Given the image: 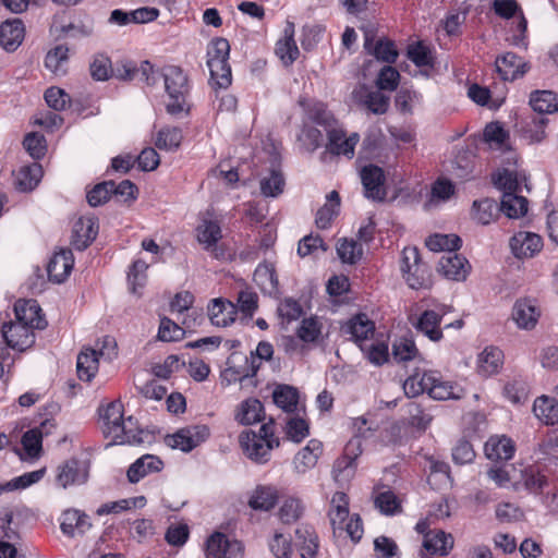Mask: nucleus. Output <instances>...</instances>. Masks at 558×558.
Listing matches in <instances>:
<instances>
[{
  "instance_id": "5701e85b",
  "label": "nucleus",
  "mask_w": 558,
  "mask_h": 558,
  "mask_svg": "<svg viewBox=\"0 0 558 558\" xmlns=\"http://www.w3.org/2000/svg\"><path fill=\"white\" fill-rule=\"evenodd\" d=\"M495 64L504 81H514L526 72V64L513 52H507L498 57Z\"/></svg>"
},
{
  "instance_id": "13d9d810",
  "label": "nucleus",
  "mask_w": 558,
  "mask_h": 558,
  "mask_svg": "<svg viewBox=\"0 0 558 558\" xmlns=\"http://www.w3.org/2000/svg\"><path fill=\"white\" fill-rule=\"evenodd\" d=\"M337 254L343 263L355 264L361 259L363 250L354 240L343 239L337 245Z\"/></svg>"
},
{
  "instance_id": "f03ea898",
  "label": "nucleus",
  "mask_w": 558,
  "mask_h": 558,
  "mask_svg": "<svg viewBox=\"0 0 558 558\" xmlns=\"http://www.w3.org/2000/svg\"><path fill=\"white\" fill-rule=\"evenodd\" d=\"M230 52L229 41L225 38L214 39L207 49V65L211 84L227 88L232 81L231 68L228 63Z\"/></svg>"
},
{
  "instance_id": "f704fd0d",
  "label": "nucleus",
  "mask_w": 558,
  "mask_h": 558,
  "mask_svg": "<svg viewBox=\"0 0 558 558\" xmlns=\"http://www.w3.org/2000/svg\"><path fill=\"white\" fill-rule=\"evenodd\" d=\"M278 501V492L272 486H257L248 499V506L254 510L269 511Z\"/></svg>"
},
{
  "instance_id": "0eeeda50",
  "label": "nucleus",
  "mask_w": 558,
  "mask_h": 558,
  "mask_svg": "<svg viewBox=\"0 0 558 558\" xmlns=\"http://www.w3.org/2000/svg\"><path fill=\"white\" fill-rule=\"evenodd\" d=\"M243 546L220 532L214 533L206 543V558H242Z\"/></svg>"
},
{
  "instance_id": "58836bf2",
  "label": "nucleus",
  "mask_w": 558,
  "mask_h": 558,
  "mask_svg": "<svg viewBox=\"0 0 558 558\" xmlns=\"http://www.w3.org/2000/svg\"><path fill=\"white\" fill-rule=\"evenodd\" d=\"M530 105L538 113L558 112V94L551 90H534L530 95Z\"/></svg>"
},
{
  "instance_id": "423d86ee",
  "label": "nucleus",
  "mask_w": 558,
  "mask_h": 558,
  "mask_svg": "<svg viewBox=\"0 0 558 558\" xmlns=\"http://www.w3.org/2000/svg\"><path fill=\"white\" fill-rule=\"evenodd\" d=\"M209 437V428L206 425H194L179 429L173 435L165 438L167 446L190 452Z\"/></svg>"
},
{
  "instance_id": "ea45409f",
  "label": "nucleus",
  "mask_w": 558,
  "mask_h": 558,
  "mask_svg": "<svg viewBox=\"0 0 558 558\" xmlns=\"http://www.w3.org/2000/svg\"><path fill=\"white\" fill-rule=\"evenodd\" d=\"M196 236L199 244L209 251L222 238L220 225L210 219H204L196 228Z\"/></svg>"
},
{
  "instance_id": "2eb2a0df",
  "label": "nucleus",
  "mask_w": 558,
  "mask_h": 558,
  "mask_svg": "<svg viewBox=\"0 0 558 558\" xmlns=\"http://www.w3.org/2000/svg\"><path fill=\"white\" fill-rule=\"evenodd\" d=\"M98 234V221L95 216L78 218L73 226L71 244L78 251L85 250Z\"/></svg>"
},
{
  "instance_id": "ddd939ff",
  "label": "nucleus",
  "mask_w": 558,
  "mask_h": 558,
  "mask_svg": "<svg viewBox=\"0 0 558 558\" xmlns=\"http://www.w3.org/2000/svg\"><path fill=\"white\" fill-rule=\"evenodd\" d=\"M438 271L446 278L456 281L466 279L471 266L468 259L454 252H447L438 262Z\"/></svg>"
},
{
  "instance_id": "a19ab883",
  "label": "nucleus",
  "mask_w": 558,
  "mask_h": 558,
  "mask_svg": "<svg viewBox=\"0 0 558 558\" xmlns=\"http://www.w3.org/2000/svg\"><path fill=\"white\" fill-rule=\"evenodd\" d=\"M43 177V168L39 163L34 162L29 166L22 167L15 179L16 187L22 192L34 190Z\"/></svg>"
},
{
  "instance_id": "39448f33",
  "label": "nucleus",
  "mask_w": 558,
  "mask_h": 558,
  "mask_svg": "<svg viewBox=\"0 0 558 558\" xmlns=\"http://www.w3.org/2000/svg\"><path fill=\"white\" fill-rule=\"evenodd\" d=\"M240 445L248 459L255 463L264 464L269 461L271 450L279 446V439H270L268 442L253 430L242 432Z\"/></svg>"
},
{
  "instance_id": "bf43d9fd",
  "label": "nucleus",
  "mask_w": 558,
  "mask_h": 558,
  "mask_svg": "<svg viewBox=\"0 0 558 558\" xmlns=\"http://www.w3.org/2000/svg\"><path fill=\"white\" fill-rule=\"evenodd\" d=\"M433 380L432 377H428V373L411 375L403 384L404 393L409 398H414L423 392H427L428 384L433 383Z\"/></svg>"
},
{
  "instance_id": "473e14b6",
  "label": "nucleus",
  "mask_w": 558,
  "mask_h": 558,
  "mask_svg": "<svg viewBox=\"0 0 558 558\" xmlns=\"http://www.w3.org/2000/svg\"><path fill=\"white\" fill-rule=\"evenodd\" d=\"M533 413L546 425L558 424V401L555 398L541 396L534 401Z\"/></svg>"
},
{
  "instance_id": "a211bd4d",
  "label": "nucleus",
  "mask_w": 558,
  "mask_h": 558,
  "mask_svg": "<svg viewBox=\"0 0 558 558\" xmlns=\"http://www.w3.org/2000/svg\"><path fill=\"white\" fill-rule=\"evenodd\" d=\"M74 266L73 253L69 248L57 252L47 266L49 280L56 283L63 282Z\"/></svg>"
},
{
  "instance_id": "603ef678",
  "label": "nucleus",
  "mask_w": 558,
  "mask_h": 558,
  "mask_svg": "<svg viewBox=\"0 0 558 558\" xmlns=\"http://www.w3.org/2000/svg\"><path fill=\"white\" fill-rule=\"evenodd\" d=\"M305 506L298 497H288L279 509V518L283 523L290 524L298 521L304 513Z\"/></svg>"
},
{
  "instance_id": "e433bc0d",
  "label": "nucleus",
  "mask_w": 558,
  "mask_h": 558,
  "mask_svg": "<svg viewBox=\"0 0 558 558\" xmlns=\"http://www.w3.org/2000/svg\"><path fill=\"white\" fill-rule=\"evenodd\" d=\"M499 204L493 198H483L473 202L472 217L483 226L494 221L499 216Z\"/></svg>"
},
{
  "instance_id": "774afa93",
  "label": "nucleus",
  "mask_w": 558,
  "mask_h": 558,
  "mask_svg": "<svg viewBox=\"0 0 558 558\" xmlns=\"http://www.w3.org/2000/svg\"><path fill=\"white\" fill-rule=\"evenodd\" d=\"M548 123L547 118L534 117L527 122L523 129L524 136L532 143H539L546 137V125Z\"/></svg>"
},
{
  "instance_id": "e2e57ef3",
  "label": "nucleus",
  "mask_w": 558,
  "mask_h": 558,
  "mask_svg": "<svg viewBox=\"0 0 558 558\" xmlns=\"http://www.w3.org/2000/svg\"><path fill=\"white\" fill-rule=\"evenodd\" d=\"M185 330L168 317L160 319L158 339L161 341H179L183 339Z\"/></svg>"
},
{
  "instance_id": "6e6d98bb",
  "label": "nucleus",
  "mask_w": 558,
  "mask_h": 558,
  "mask_svg": "<svg viewBox=\"0 0 558 558\" xmlns=\"http://www.w3.org/2000/svg\"><path fill=\"white\" fill-rule=\"evenodd\" d=\"M405 408L409 424L412 427H415L420 430H425L429 426L430 422L433 421V415L426 412L421 407V404L414 401H410Z\"/></svg>"
},
{
  "instance_id": "f8f14e48",
  "label": "nucleus",
  "mask_w": 558,
  "mask_h": 558,
  "mask_svg": "<svg viewBox=\"0 0 558 558\" xmlns=\"http://www.w3.org/2000/svg\"><path fill=\"white\" fill-rule=\"evenodd\" d=\"M327 149L333 155H342L351 159L354 156L355 146L360 141L357 133H352L347 136L342 128L328 129L327 133Z\"/></svg>"
},
{
  "instance_id": "de8ad7c7",
  "label": "nucleus",
  "mask_w": 558,
  "mask_h": 558,
  "mask_svg": "<svg viewBox=\"0 0 558 558\" xmlns=\"http://www.w3.org/2000/svg\"><path fill=\"white\" fill-rule=\"evenodd\" d=\"M264 407L257 399H247L240 405L236 420L243 425H252L262 420Z\"/></svg>"
},
{
  "instance_id": "412c9836",
  "label": "nucleus",
  "mask_w": 558,
  "mask_h": 558,
  "mask_svg": "<svg viewBox=\"0 0 558 558\" xmlns=\"http://www.w3.org/2000/svg\"><path fill=\"white\" fill-rule=\"evenodd\" d=\"M515 451L513 441L506 436H492L484 446L487 459L492 461H508Z\"/></svg>"
},
{
  "instance_id": "2f4dec72",
  "label": "nucleus",
  "mask_w": 558,
  "mask_h": 558,
  "mask_svg": "<svg viewBox=\"0 0 558 558\" xmlns=\"http://www.w3.org/2000/svg\"><path fill=\"white\" fill-rule=\"evenodd\" d=\"M293 35V24L289 23L284 28L283 38L279 39L276 44V54L286 65L292 64L298 59L300 53Z\"/></svg>"
},
{
  "instance_id": "4d7b16f0",
  "label": "nucleus",
  "mask_w": 558,
  "mask_h": 558,
  "mask_svg": "<svg viewBox=\"0 0 558 558\" xmlns=\"http://www.w3.org/2000/svg\"><path fill=\"white\" fill-rule=\"evenodd\" d=\"M413 266L414 267L410 271H405L403 274V278L405 279L408 286L415 290L426 288L429 283L427 266L422 263V260L417 262Z\"/></svg>"
},
{
  "instance_id": "c03bdc74",
  "label": "nucleus",
  "mask_w": 558,
  "mask_h": 558,
  "mask_svg": "<svg viewBox=\"0 0 558 558\" xmlns=\"http://www.w3.org/2000/svg\"><path fill=\"white\" fill-rule=\"evenodd\" d=\"M428 483L435 488H441L445 486H450L452 484V478L450 476V466L444 462L436 460L434 458H428Z\"/></svg>"
},
{
  "instance_id": "864d4df0",
  "label": "nucleus",
  "mask_w": 558,
  "mask_h": 558,
  "mask_svg": "<svg viewBox=\"0 0 558 558\" xmlns=\"http://www.w3.org/2000/svg\"><path fill=\"white\" fill-rule=\"evenodd\" d=\"M68 52V47L62 45L51 49L45 58L46 68L57 75H63L69 59Z\"/></svg>"
},
{
  "instance_id": "a878e982",
  "label": "nucleus",
  "mask_w": 558,
  "mask_h": 558,
  "mask_svg": "<svg viewBox=\"0 0 558 558\" xmlns=\"http://www.w3.org/2000/svg\"><path fill=\"white\" fill-rule=\"evenodd\" d=\"M444 314L445 307H442L440 312L427 310L421 314L414 326L432 341H439L442 338V331L439 325Z\"/></svg>"
},
{
  "instance_id": "69168bd1",
  "label": "nucleus",
  "mask_w": 558,
  "mask_h": 558,
  "mask_svg": "<svg viewBox=\"0 0 558 558\" xmlns=\"http://www.w3.org/2000/svg\"><path fill=\"white\" fill-rule=\"evenodd\" d=\"M393 357L399 362H405L414 359L417 349L414 341L410 338H399L392 344Z\"/></svg>"
},
{
  "instance_id": "72a5a7b5",
  "label": "nucleus",
  "mask_w": 558,
  "mask_h": 558,
  "mask_svg": "<svg viewBox=\"0 0 558 558\" xmlns=\"http://www.w3.org/2000/svg\"><path fill=\"white\" fill-rule=\"evenodd\" d=\"M295 544L302 558H313L318 548L317 535L312 526L301 525L295 530Z\"/></svg>"
},
{
  "instance_id": "052dcab7",
  "label": "nucleus",
  "mask_w": 558,
  "mask_h": 558,
  "mask_svg": "<svg viewBox=\"0 0 558 558\" xmlns=\"http://www.w3.org/2000/svg\"><path fill=\"white\" fill-rule=\"evenodd\" d=\"M308 117L316 124L324 126L327 133L328 129L339 126L338 121L335 119L332 113L328 111L326 106L322 102L315 104L310 109Z\"/></svg>"
},
{
  "instance_id": "9d476101",
  "label": "nucleus",
  "mask_w": 558,
  "mask_h": 558,
  "mask_svg": "<svg viewBox=\"0 0 558 558\" xmlns=\"http://www.w3.org/2000/svg\"><path fill=\"white\" fill-rule=\"evenodd\" d=\"M511 317L518 328L532 330L541 317V310L535 300L529 298L519 299L513 304Z\"/></svg>"
},
{
  "instance_id": "9b49d317",
  "label": "nucleus",
  "mask_w": 558,
  "mask_h": 558,
  "mask_svg": "<svg viewBox=\"0 0 558 558\" xmlns=\"http://www.w3.org/2000/svg\"><path fill=\"white\" fill-rule=\"evenodd\" d=\"M88 476V466L85 461L70 459L57 469V483L62 488L71 485H81L86 482Z\"/></svg>"
},
{
  "instance_id": "5fc2aeb1",
  "label": "nucleus",
  "mask_w": 558,
  "mask_h": 558,
  "mask_svg": "<svg viewBox=\"0 0 558 558\" xmlns=\"http://www.w3.org/2000/svg\"><path fill=\"white\" fill-rule=\"evenodd\" d=\"M182 138V131L179 128L166 126L158 132L155 145L159 149L174 150L180 146Z\"/></svg>"
},
{
  "instance_id": "a18cd8bd",
  "label": "nucleus",
  "mask_w": 558,
  "mask_h": 558,
  "mask_svg": "<svg viewBox=\"0 0 558 558\" xmlns=\"http://www.w3.org/2000/svg\"><path fill=\"white\" fill-rule=\"evenodd\" d=\"M275 404L287 413L296 410L299 403V391L289 385H279L272 392Z\"/></svg>"
},
{
  "instance_id": "7c9ffc66",
  "label": "nucleus",
  "mask_w": 558,
  "mask_h": 558,
  "mask_svg": "<svg viewBox=\"0 0 558 558\" xmlns=\"http://www.w3.org/2000/svg\"><path fill=\"white\" fill-rule=\"evenodd\" d=\"M244 365H232L233 360L228 361V367L222 373V377L229 383L240 381L243 383L245 379L254 377L258 369L259 363H256L254 357L252 362H248L247 356L242 357Z\"/></svg>"
},
{
  "instance_id": "4be33fe9",
  "label": "nucleus",
  "mask_w": 558,
  "mask_h": 558,
  "mask_svg": "<svg viewBox=\"0 0 558 558\" xmlns=\"http://www.w3.org/2000/svg\"><path fill=\"white\" fill-rule=\"evenodd\" d=\"M25 35L21 20L5 21L0 26V45L7 51H15L22 44Z\"/></svg>"
},
{
  "instance_id": "cd10ccee",
  "label": "nucleus",
  "mask_w": 558,
  "mask_h": 558,
  "mask_svg": "<svg viewBox=\"0 0 558 558\" xmlns=\"http://www.w3.org/2000/svg\"><path fill=\"white\" fill-rule=\"evenodd\" d=\"M453 536L442 530H434L426 533L423 546L433 555L447 556L453 548Z\"/></svg>"
},
{
  "instance_id": "79ce46f5",
  "label": "nucleus",
  "mask_w": 558,
  "mask_h": 558,
  "mask_svg": "<svg viewBox=\"0 0 558 558\" xmlns=\"http://www.w3.org/2000/svg\"><path fill=\"white\" fill-rule=\"evenodd\" d=\"M253 280L264 293L272 295L278 292V278L271 265H258L254 271Z\"/></svg>"
},
{
  "instance_id": "09e8293b",
  "label": "nucleus",
  "mask_w": 558,
  "mask_h": 558,
  "mask_svg": "<svg viewBox=\"0 0 558 558\" xmlns=\"http://www.w3.org/2000/svg\"><path fill=\"white\" fill-rule=\"evenodd\" d=\"M359 94H363V96L361 95V101L373 113L383 114L388 110L389 97L381 92L361 88Z\"/></svg>"
},
{
  "instance_id": "1a4fd4ad",
  "label": "nucleus",
  "mask_w": 558,
  "mask_h": 558,
  "mask_svg": "<svg viewBox=\"0 0 558 558\" xmlns=\"http://www.w3.org/2000/svg\"><path fill=\"white\" fill-rule=\"evenodd\" d=\"M1 333L8 347L14 350L24 351L35 342L33 329L19 320L9 324L4 323Z\"/></svg>"
},
{
  "instance_id": "6e6552de",
  "label": "nucleus",
  "mask_w": 558,
  "mask_h": 558,
  "mask_svg": "<svg viewBox=\"0 0 558 558\" xmlns=\"http://www.w3.org/2000/svg\"><path fill=\"white\" fill-rule=\"evenodd\" d=\"M360 175L365 197L384 201L386 197L384 170L376 165H367L362 168Z\"/></svg>"
},
{
  "instance_id": "aec40b11",
  "label": "nucleus",
  "mask_w": 558,
  "mask_h": 558,
  "mask_svg": "<svg viewBox=\"0 0 558 558\" xmlns=\"http://www.w3.org/2000/svg\"><path fill=\"white\" fill-rule=\"evenodd\" d=\"M364 48L367 52L374 56L377 60L393 63L397 60L398 51L395 47V44L391 40L386 38H379L378 40H374V35L372 33H365L364 38Z\"/></svg>"
},
{
  "instance_id": "c756f323",
  "label": "nucleus",
  "mask_w": 558,
  "mask_h": 558,
  "mask_svg": "<svg viewBox=\"0 0 558 558\" xmlns=\"http://www.w3.org/2000/svg\"><path fill=\"white\" fill-rule=\"evenodd\" d=\"M328 517L333 530H343L349 518V497L343 492H336L330 500Z\"/></svg>"
},
{
  "instance_id": "8fccbe9b",
  "label": "nucleus",
  "mask_w": 558,
  "mask_h": 558,
  "mask_svg": "<svg viewBox=\"0 0 558 558\" xmlns=\"http://www.w3.org/2000/svg\"><path fill=\"white\" fill-rule=\"evenodd\" d=\"M425 244L433 252H454L460 248L462 241L457 234L436 233L428 236Z\"/></svg>"
},
{
  "instance_id": "bb28decb",
  "label": "nucleus",
  "mask_w": 558,
  "mask_h": 558,
  "mask_svg": "<svg viewBox=\"0 0 558 558\" xmlns=\"http://www.w3.org/2000/svg\"><path fill=\"white\" fill-rule=\"evenodd\" d=\"M504 365V352L497 347H486L477 356V372L483 376L497 374Z\"/></svg>"
},
{
  "instance_id": "393cba45",
  "label": "nucleus",
  "mask_w": 558,
  "mask_h": 558,
  "mask_svg": "<svg viewBox=\"0 0 558 558\" xmlns=\"http://www.w3.org/2000/svg\"><path fill=\"white\" fill-rule=\"evenodd\" d=\"M54 424L46 420L40 424V427L31 428L22 436L21 442L25 454L29 459L38 458L41 451V442L44 433L48 434V427H53Z\"/></svg>"
},
{
  "instance_id": "c85d7f7f",
  "label": "nucleus",
  "mask_w": 558,
  "mask_h": 558,
  "mask_svg": "<svg viewBox=\"0 0 558 558\" xmlns=\"http://www.w3.org/2000/svg\"><path fill=\"white\" fill-rule=\"evenodd\" d=\"M162 465L158 457L145 454L130 465L126 475L131 483H137L147 474L160 471Z\"/></svg>"
},
{
  "instance_id": "49530a36",
  "label": "nucleus",
  "mask_w": 558,
  "mask_h": 558,
  "mask_svg": "<svg viewBox=\"0 0 558 558\" xmlns=\"http://www.w3.org/2000/svg\"><path fill=\"white\" fill-rule=\"evenodd\" d=\"M499 208L508 218H520L527 211V199L514 193H504Z\"/></svg>"
},
{
  "instance_id": "4468645a",
  "label": "nucleus",
  "mask_w": 558,
  "mask_h": 558,
  "mask_svg": "<svg viewBox=\"0 0 558 558\" xmlns=\"http://www.w3.org/2000/svg\"><path fill=\"white\" fill-rule=\"evenodd\" d=\"M510 248L517 258H530L541 252L542 238L533 232L519 231L510 239Z\"/></svg>"
},
{
  "instance_id": "7ed1b4c3",
  "label": "nucleus",
  "mask_w": 558,
  "mask_h": 558,
  "mask_svg": "<svg viewBox=\"0 0 558 558\" xmlns=\"http://www.w3.org/2000/svg\"><path fill=\"white\" fill-rule=\"evenodd\" d=\"M163 84L170 101L167 104V112L177 116L185 110V98L190 86L186 74L175 65L163 68Z\"/></svg>"
},
{
  "instance_id": "0e129e2a",
  "label": "nucleus",
  "mask_w": 558,
  "mask_h": 558,
  "mask_svg": "<svg viewBox=\"0 0 558 558\" xmlns=\"http://www.w3.org/2000/svg\"><path fill=\"white\" fill-rule=\"evenodd\" d=\"M367 360L375 365H383L388 360V345L384 342L372 341L371 343L360 344Z\"/></svg>"
},
{
  "instance_id": "37998d69",
  "label": "nucleus",
  "mask_w": 558,
  "mask_h": 558,
  "mask_svg": "<svg viewBox=\"0 0 558 558\" xmlns=\"http://www.w3.org/2000/svg\"><path fill=\"white\" fill-rule=\"evenodd\" d=\"M99 354L97 350L86 349L77 356L76 369L80 379L89 381L98 371Z\"/></svg>"
},
{
  "instance_id": "f257e3e1",
  "label": "nucleus",
  "mask_w": 558,
  "mask_h": 558,
  "mask_svg": "<svg viewBox=\"0 0 558 558\" xmlns=\"http://www.w3.org/2000/svg\"><path fill=\"white\" fill-rule=\"evenodd\" d=\"M99 415L105 436L112 437L114 444L142 445L150 441L151 435L140 429L132 416L123 418V404L120 401H112L101 408Z\"/></svg>"
},
{
  "instance_id": "dca6fc26",
  "label": "nucleus",
  "mask_w": 558,
  "mask_h": 558,
  "mask_svg": "<svg viewBox=\"0 0 558 558\" xmlns=\"http://www.w3.org/2000/svg\"><path fill=\"white\" fill-rule=\"evenodd\" d=\"M16 320L31 329H44L47 325L41 308L35 300H20L14 305Z\"/></svg>"
},
{
  "instance_id": "338daca9",
  "label": "nucleus",
  "mask_w": 558,
  "mask_h": 558,
  "mask_svg": "<svg viewBox=\"0 0 558 558\" xmlns=\"http://www.w3.org/2000/svg\"><path fill=\"white\" fill-rule=\"evenodd\" d=\"M521 481L523 486L533 494L543 492L547 486V478L534 469H526L522 472Z\"/></svg>"
},
{
  "instance_id": "20e7f679",
  "label": "nucleus",
  "mask_w": 558,
  "mask_h": 558,
  "mask_svg": "<svg viewBox=\"0 0 558 558\" xmlns=\"http://www.w3.org/2000/svg\"><path fill=\"white\" fill-rule=\"evenodd\" d=\"M362 453L361 439L352 438L344 448V453L338 458L332 466V477L339 486L351 482L356 471V459Z\"/></svg>"
},
{
  "instance_id": "f3484780",
  "label": "nucleus",
  "mask_w": 558,
  "mask_h": 558,
  "mask_svg": "<svg viewBox=\"0 0 558 558\" xmlns=\"http://www.w3.org/2000/svg\"><path fill=\"white\" fill-rule=\"evenodd\" d=\"M323 453V444L317 439H311L307 445L294 456L292 464L296 474H305L315 468Z\"/></svg>"
},
{
  "instance_id": "680f3d73",
  "label": "nucleus",
  "mask_w": 558,
  "mask_h": 558,
  "mask_svg": "<svg viewBox=\"0 0 558 558\" xmlns=\"http://www.w3.org/2000/svg\"><path fill=\"white\" fill-rule=\"evenodd\" d=\"M113 189V181H105L96 184L86 195L88 204L93 207L105 204L111 197Z\"/></svg>"
},
{
  "instance_id": "6ab92c4d",
  "label": "nucleus",
  "mask_w": 558,
  "mask_h": 558,
  "mask_svg": "<svg viewBox=\"0 0 558 558\" xmlns=\"http://www.w3.org/2000/svg\"><path fill=\"white\" fill-rule=\"evenodd\" d=\"M374 331L375 325L365 314L354 316L342 327V332L350 335L359 347L360 344H366Z\"/></svg>"
},
{
  "instance_id": "3c124183",
  "label": "nucleus",
  "mask_w": 558,
  "mask_h": 558,
  "mask_svg": "<svg viewBox=\"0 0 558 558\" xmlns=\"http://www.w3.org/2000/svg\"><path fill=\"white\" fill-rule=\"evenodd\" d=\"M260 193L265 197H277L283 192L284 178L280 170L272 169L268 175L260 179Z\"/></svg>"
},
{
  "instance_id": "b1692460",
  "label": "nucleus",
  "mask_w": 558,
  "mask_h": 558,
  "mask_svg": "<svg viewBox=\"0 0 558 558\" xmlns=\"http://www.w3.org/2000/svg\"><path fill=\"white\" fill-rule=\"evenodd\" d=\"M236 310L232 302L214 299L208 305V316L213 325L227 327L235 320Z\"/></svg>"
},
{
  "instance_id": "c9c22d12",
  "label": "nucleus",
  "mask_w": 558,
  "mask_h": 558,
  "mask_svg": "<svg viewBox=\"0 0 558 558\" xmlns=\"http://www.w3.org/2000/svg\"><path fill=\"white\" fill-rule=\"evenodd\" d=\"M428 377H432L433 383L428 384L427 393L435 400H448L460 398V390L449 381H445L435 372H428Z\"/></svg>"
},
{
  "instance_id": "4c0bfd02",
  "label": "nucleus",
  "mask_w": 558,
  "mask_h": 558,
  "mask_svg": "<svg viewBox=\"0 0 558 558\" xmlns=\"http://www.w3.org/2000/svg\"><path fill=\"white\" fill-rule=\"evenodd\" d=\"M525 180L526 178L524 173L511 169L499 170L494 177L495 185L502 190L504 193L509 192L518 194V192H521V185Z\"/></svg>"
}]
</instances>
